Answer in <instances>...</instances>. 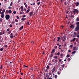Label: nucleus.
I'll return each instance as SVG.
<instances>
[{"label":"nucleus","mask_w":79,"mask_h":79,"mask_svg":"<svg viewBox=\"0 0 79 79\" xmlns=\"http://www.w3.org/2000/svg\"><path fill=\"white\" fill-rule=\"evenodd\" d=\"M70 56V55L69 54H68L67 55L66 57H67V58H69Z\"/></svg>","instance_id":"27"},{"label":"nucleus","mask_w":79,"mask_h":79,"mask_svg":"<svg viewBox=\"0 0 79 79\" xmlns=\"http://www.w3.org/2000/svg\"><path fill=\"white\" fill-rule=\"evenodd\" d=\"M3 20V19H2L1 18H0V22L1 23L2 22V21Z\"/></svg>","instance_id":"20"},{"label":"nucleus","mask_w":79,"mask_h":79,"mask_svg":"<svg viewBox=\"0 0 79 79\" xmlns=\"http://www.w3.org/2000/svg\"><path fill=\"white\" fill-rule=\"evenodd\" d=\"M77 21H79V18L78 17H77L76 19Z\"/></svg>","instance_id":"23"},{"label":"nucleus","mask_w":79,"mask_h":79,"mask_svg":"<svg viewBox=\"0 0 79 79\" xmlns=\"http://www.w3.org/2000/svg\"><path fill=\"white\" fill-rule=\"evenodd\" d=\"M50 68V67H49V66H47V67H46V68L47 69H49V68Z\"/></svg>","instance_id":"32"},{"label":"nucleus","mask_w":79,"mask_h":79,"mask_svg":"<svg viewBox=\"0 0 79 79\" xmlns=\"http://www.w3.org/2000/svg\"><path fill=\"white\" fill-rule=\"evenodd\" d=\"M13 13H14V14H16V11H14L13 12Z\"/></svg>","instance_id":"38"},{"label":"nucleus","mask_w":79,"mask_h":79,"mask_svg":"<svg viewBox=\"0 0 79 79\" xmlns=\"http://www.w3.org/2000/svg\"><path fill=\"white\" fill-rule=\"evenodd\" d=\"M16 18H17V19H19V17H18V16H17Z\"/></svg>","instance_id":"35"},{"label":"nucleus","mask_w":79,"mask_h":79,"mask_svg":"<svg viewBox=\"0 0 79 79\" xmlns=\"http://www.w3.org/2000/svg\"><path fill=\"white\" fill-rule=\"evenodd\" d=\"M75 5L76 6H78L79 5V1H78L77 2L75 3Z\"/></svg>","instance_id":"9"},{"label":"nucleus","mask_w":79,"mask_h":79,"mask_svg":"<svg viewBox=\"0 0 79 79\" xmlns=\"http://www.w3.org/2000/svg\"><path fill=\"white\" fill-rule=\"evenodd\" d=\"M10 27H13V25H12V24H10L9 25Z\"/></svg>","instance_id":"33"},{"label":"nucleus","mask_w":79,"mask_h":79,"mask_svg":"<svg viewBox=\"0 0 79 79\" xmlns=\"http://www.w3.org/2000/svg\"><path fill=\"white\" fill-rule=\"evenodd\" d=\"M76 53V51H74L72 52V54H74V53Z\"/></svg>","instance_id":"34"},{"label":"nucleus","mask_w":79,"mask_h":79,"mask_svg":"<svg viewBox=\"0 0 79 79\" xmlns=\"http://www.w3.org/2000/svg\"><path fill=\"white\" fill-rule=\"evenodd\" d=\"M1 14L4 15V13H3V12H1Z\"/></svg>","instance_id":"53"},{"label":"nucleus","mask_w":79,"mask_h":79,"mask_svg":"<svg viewBox=\"0 0 79 79\" xmlns=\"http://www.w3.org/2000/svg\"><path fill=\"white\" fill-rule=\"evenodd\" d=\"M78 50V49L76 48V47H74L73 48V50Z\"/></svg>","instance_id":"7"},{"label":"nucleus","mask_w":79,"mask_h":79,"mask_svg":"<svg viewBox=\"0 0 79 79\" xmlns=\"http://www.w3.org/2000/svg\"><path fill=\"white\" fill-rule=\"evenodd\" d=\"M76 40V38H73L72 40H71V42H74Z\"/></svg>","instance_id":"6"},{"label":"nucleus","mask_w":79,"mask_h":79,"mask_svg":"<svg viewBox=\"0 0 79 79\" xmlns=\"http://www.w3.org/2000/svg\"><path fill=\"white\" fill-rule=\"evenodd\" d=\"M54 58H55V59H58V56H54Z\"/></svg>","instance_id":"16"},{"label":"nucleus","mask_w":79,"mask_h":79,"mask_svg":"<svg viewBox=\"0 0 79 79\" xmlns=\"http://www.w3.org/2000/svg\"><path fill=\"white\" fill-rule=\"evenodd\" d=\"M61 73V72H60V71H58L57 72V74L59 75H60V73Z\"/></svg>","instance_id":"18"},{"label":"nucleus","mask_w":79,"mask_h":79,"mask_svg":"<svg viewBox=\"0 0 79 79\" xmlns=\"http://www.w3.org/2000/svg\"><path fill=\"white\" fill-rule=\"evenodd\" d=\"M53 56V54H52V53H51V55L50 56V57H52Z\"/></svg>","instance_id":"30"},{"label":"nucleus","mask_w":79,"mask_h":79,"mask_svg":"<svg viewBox=\"0 0 79 79\" xmlns=\"http://www.w3.org/2000/svg\"><path fill=\"white\" fill-rule=\"evenodd\" d=\"M5 17V15L4 14H2L1 15V17L2 18H3Z\"/></svg>","instance_id":"11"},{"label":"nucleus","mask_w":79,"mask_h":79,"mask_svg":"<svg viewBox=\"0 0 79 79\" xmlns=\"http://www.w3.org/2000/svg\"><path fill=\"white\" fill-rule=\"evenodd\" d=\"M28 66H26L25 65H24V68H28Z\"/></svg>","instance_id":"45"},{"label":"nucleus","mask_w":79,"mask_h":79,"mask_svg":"<svg viewBox=\"0 0 79 79\" xmlns=\"http://www.w3.org/2000/svg\"><path fill=\"white\" fill-rule=\"evenodd\" d=\"M63 56V55L62 54H60V56Z\"/></svg>","instance_id":"59"},{"label":"nucleus","mask_w":79,"mask_h":79,"mask_svg":"<svg viewBox=\"0 0 79 79\" xmlns=\"http://www.w3.org/2000/svg\"><path fill=\"white\" fill-rule=\"evenodd\" d=\"M11 30L9 31L8 32V34H11Z\"/></svg>","instance_id":"19"},{"label":"nucleus","mask_w":79,"mask_h":79,"mask_svg":"<svg viewBox=\"0 0 79 79\" xmlns=\"http://www.w3.org/2000/svg\"><path fill=\"white\" fill-rule=\"evenodd\" d=\"M57 55H58V56H59V55H60V52H58L57 53Z\"/></svg>","instance_id":"31"},{"label":"nucleus","mask_w":79,"mask_h":79,"mask_svg":"<svg viewBox=\"0 0 79 79\" xmlns=\"http://www.w3.org/2000/svg\"><path fill=\"white\" fill-rule=\"evenodd\" d=\"M27 24L28 26H29V22H28L27 23Z\"/></svg>","instance_id":"48"},{"label":"nucleus","mask_w":79,"mask_h":79,"mask_svg":"<svg viewBox=\"0 0 79 79\" xmlns=\"http://www.w3.org/2000/svg\"><path fill=\"white\" fill-rule=\"evenodd\" d=\"M23 26H22L21 27H20L19 29L20 31H21V30H22L23 29Z\"/></svg>","instance_id":"12"},{"label":"nucleus","mask_w":79,"mask_h":79,"mask_svg":"<svg viewBox=\"0 0 79 79\" xmlns=\"http://www.w3.org/2000/svg\"><path fill=\"white\" fill-rule=\"evenodd\" d=\"M20 15H23L24 14V12H21V11H20Z\"/></svg>","instance_id":"14"},{"label":"nucleus","mask_w":79,"mask_h":79,"mask_svg":"<svg viewBox=\"0 0 79 79\" xmlns=\"http://www.w3.org/2000/svg\"><path fill=\"white\" fill-rule=\"evenodd\" d=\"M70 27L71 29H74V26L73 25H71L70 26Z\"/></svg>","instance_id":"8"},{"label":"nucleus","mask_w":79,"mask_h":79,"mask_svg":"<svg viewBox=\"0 0 79 79\" xmlns=\"http://www.w3.org/2000/svg\"><path fill=\"white\" fill-rule=\"evenodd\" d=\"M55 49L54 48L52 49L51 52V53H55Z\"/></svg>","instance_id":"5"},{"label":"nucleus","mask_w":79,"mask_h":79,"mask_svg":"<svg viewBox=\"0 0 79 79\" xmlns=\"http://www.w3.org/2000/svg\"><path fill=\"white\" fill-rule=\"evenodd\" d=\"M5 47V48H7V45H5L4 46Z\"/></svg>","instance_id":"55"},{"label":"nucleus","mask_w":79,"mask_h":79,"mask_svg":"<svg viewBox=\"0 0 79 79\" xmlns=\"http://www.w3.org/2000/svg\"><path fill=\"white\" fill-rule=\"evenodd\" d=\"M67 60H68V61H71V59L69 58L68 59H67Z\"/></svg>","instance_id":"40"},{"label":"nucleus","mask_w":79,"mask_h":79,"mask_svg":"<svg viewBox=\"0 0 79 79\" xmlns=\"http://www.w3.org/2000/svg\"><path fill=\"white\" fill-rule=\"evenodd\" d=\"M63 38H64V39H66V35H64V36Z\"/></svg>","instance_id":"21"},{"label":"nucleus","mask_w":79,"mask_h":79,"mask_svg":"<svg viewBox=\"0 0 79 79\" xmlns=\"http://www.w3.org/2000/svg\"><path fill=\"white\" fill-rule=\"evenodd\" d=\"M73 14H75V13H79V10L77 9H74L73 10Z\"/></svg>","instance_id":"1"},{"label":"nucleus","mask_w":79,"mask_h":79,"mask_svg":"<svg viewBox=\"0 0 79 79\" xmlns=\"http://www.w3.org/2000/svg\"><path fill=\"white\" fill-rule=\"evenodd\" d=\"M74 35H76V32H74Z\"/></svg>","instance_id":"63"},{"label":"nucleus","mask_w":79,"mask_h":79,"mask_svg":"<svg viewBox=\"0 0 79 79\" xmlns=\"http://www.w3.org/2000/svg\"><path fill=\"white\" fill-rule=\"evenodd\" d=\"M8 9H11V7L9 6V7H8Z\"/></svg>","instance_id":"64"},{"label":"nucleus","mask_w":79,"mask_h":79,"mask_svg":"<svg viewBox=\"0 0 79 79\" xmlns=\"http://www.w3.org/2000/svg\"><path fill=\"white\" fill-rule=\"evenodd\" d=\"M46 77H48H48H50V76H49V75H47Z\"/></svg>","instance_id":"54"},{"label":"nucleus","mask_w":79,"mask_h":79,"mask_svg":"<svg viewBox=\"0 0 79 79\" xmlns=\"http://www.w3.org/2000/svg\"><path fill=\"white\" fill-rule=\"evenodd\" d=\"M56 69V68H55V67H54L53 69H52V73H53L54 72H55V69Z\"/></svg>","instance_id":"3"},{"label":"nucleus","mask_w":79,"mask_h":79,"mask_svg":"<svg viewBox=\"0 0 79 79\" xmlns=\"http://www.w3.org/2000/svg\"><path fill=\"white\" fill-rule=\"evenodd\" d=\"M8 13L10 14H11V13H12V11H11V10H9L8 11Z\"/></svg>","instance_id":"13"},{"label":"nucleus","mask_w":79,"mask_h":79,"mask_svg":"<svg viewBox=\"0 0 79 79\" xmlns=\"http://www.w3.org/2000/svg\"><path fill=\"white\" fill-rule=\"evenodd\" d=\"M10 15H7L5 16V18L7 20H8L9 19H10Z\"/></svg>","instance_id":"2"},{"label":"nucleus","mask_w":79,"mask_h":79,"mask_svg":"<svg viewBox=\"0 0 79 79\" xmlns=\"http://www.w3.org/2000/svg\"><path fill=\"white\" fill-rule=\"evenodd\" d=\"M45 72H48V69H46Z\"/></svg>","instance_id":"57"},{"label":"nucleus","mask_w":79,"mask_h":79,"mask_svg":"<svg viewBox=\"0 0 79 79\" xmlns=\"http://www.w3.org/2000/svg\"><path fill=\"white\" fill-rule=\"evenodd\" d=\"M20 9H23V6H21L20 7Z\"/></svg>","instance_id":"37"},{"label":"nucleus","mask_w":79,"mask_h":79,"mask_svg":"<svg viewBox=\"0 0 79 79\" xmlns=\"http://www.w3.org/2000/svg\"><path fill=\"white\" fill-rule=\"evenodd\" d=\"M29 11H30V9H28L27 10L26 13H29Z\"/></svg>","instance_id":"17"},{"label":"nucleus","mask_w":79,"mask_h":79,"mask_svg":"<svg viewBox=\"0 0 79 79\" xmlns=\"http://www.w3.org/2000/svg\"><path fill=\"white\" fill-rule=\"evenodd\" d=\"M58 62V60H55V63H57Z\"/></svg>","instance_id":"41"},{"label":"nucleus","mask_w":79,"mask_h":79,"mask_svg":"<svg viewBox=\"0 0 79 79\" xmlns=\"http://www.w3.org/2000/svg\"><path fill=\"white\" fill-rule=\"evenodd\" d=\"M3 48H0V51H2V50H3Z\"/></svg>","instance_id":"43"},{"label":"nucleus","mask_w":79,"mask_h":79,"mask_svg":"<svg viewBox=\"0 0 79 79\" xmlns=\"http://www.w3.org/2000/svg\"><path fill=\"white\" fill-rule=\"evenodd\" d=\"M57 75H55L54 76V77H55V79H56V78H57Z\"/></svg>","instance_id":"22"},{"label":"nucleus","mask_w":79,"mask_h":79,"mask_svg":"<svg viewBox=\"0 0 79 79\" xmlns=\"http://www.w3.org/2000/svg\"><path fill=\"white\" fill-rule=\"evenodd\" d=\"M13 35H11L10 36V38L11 39H12V38H13Z\"/></svg>","instance_id":"44"},{"label":"nucleus","mask_w":79,"mask_h":79,"mask_svg":"<svg viewBox=\"0 0 79 79\" xmlns=\"http://www.w3.org/2000/svg\"><path fill=\"white\" fill-rule=\"evenodd\" d=\"M30 77H31V79H34V77L33 75H31V76H30Z\"/></svg>","instance_id":"15"},{"label":"nucleus","mask_w":79,"mask_h":79,"mask_svg":"<svg viewBox=\"0 0 79 79\" xmlns=\"http://www.w3.org/2000/svg\"><path fill=\"white\" fill-rule=\"evenodd\" d=\"M63 68H63V67H60L59 68V69L60 71H62V70H63Z\"/></svg>","instance_id":"10"},{"label":"nucleus","mask_w":79,"mask_h":79,"mask_svg":"<svg viewBox=\"0 0 79 79\" xmlns=\"http://www.w3.org/2000/svg\"><path fill=\"white\" fill-rule=\"evenodd\" d=\"M5 34V31H3L2 32V34Z\"/></svg>","instance_id":"47"},{"label":"nucleus","mask_w":79,"mask_h":79,"mask_svg":"<svg viewBox=\"0 0 79 79\" xmlns=\"http://www.w3.org/2000/svg\"><path fill=\"white\" fill-rule=\"evenodd\" d=\"M40 2H38V3H37V5H40Z\"/></svg>","instance_id":"42"},{"label":"nucleus","mask_w":79,"mask_h":79,"mask_svg":"<svg viewBox=\"0 0 79 79\" xmlns=\"http://www.w3.org/2000/svg\"><path fill=\"white\" fill-rule=\"evenodd\" d=\"M6 13H8V10H6Z\"/></svg>","instance_id":"39"},{"label":"nucleus","mask_w":79,"mask_h":79,"mask_svg":"<svg viewBox=\"0 0 79 79\" xmlns=\"http://www.w3.org/2000/svg\"><path fill=\"white\" fill-rule=\"evenodd\" d=\"M21 11H23L24 9H21Z\"/></svg>","instance_id":"58"},{"label":"nucleus","mask_w":79,"mask_h":79,"mask_svg":"<svg viewBox=\"0 0 79 79\" xmlns=\"http://www.w3.org/2000/svg\"><path fill=\"white\" fill-rule=\"evenodd\" d=\"M2 69V65H1L0 67V69Z\"/></svg>","instance_id":"50"},{"label":"nucleus","mask_w":79,"mask_h":79,"mask_svg":"<svg viewBox=\"0 0 79 79\" xmlns=\"http://www.w3.org/2000/svg\"><path fill=\"white\" fill-rule=\"evenodd\" d=\"M7 32H9L10 31V28H8V29H7Z\"/></svg>","instance_id":"36"},{"label":"nucleus","mask_w":79,"mask_h":79,"mask_svg":"<svg viewBox=\"0 0 79 79\" xmlns=\"http://www.w3.org/2000/svg\"><path fill=\"white\" fill-rule=\"evenodd\" d=\"M57 38L58 40H60V37H57Z\"/></svg>","instance_id":"51"},{"label":"nucleus","mask_w":79,"mask_h":79,"mask_svg":"<svg viewBox=\"0 0 79 79\" xmlns=\"http://www.w3.org/2000/svg\"><path fill=\"white\" fill-rule=\"evenodd\" d=\"M25 19H26V18H22L21 20H22V21H24V20H25Z\"/></svg>","instance_id":"25"},{"label":"nucleus","mask_w":79,"mask_h":79,"mask_svg":"<svg viewBox=\"0 0 79 79\" xmlns=\"http://www.w3.org/2000/svg\"><path fill=\"white\" fill-rule=\"evenodd\" d=\"M33 14V12H30L29 14L30 16H32V15Z\"/></svg>","instance_id":"4"},{"label":"nucleus","mask_w":79,"mask_h":79,"mask_svg":"<svg viewBox=\"0 0 79 79\" xmlns=\"http://www.w3.org/2000/svg\"><path fill=\"white\" fill-rule=\"evenodd\" d=\"M49 76H50L51 75V73L50 72H49Z\"/></svg>","instance_id":"60"},{"label":"nucleus","mask_w":79,"mask_h":79,"mask_svg":"<svg viewBox=\"0 0 79 79\" xmlns=\"http://www.w3.org/2000/svg\"><path fill=\"white\" fill-rule=\"evenodd\" d=\"M70 47L72 48V47H73V45H70Z\"/></svg>","instance_id":"62"},{"label":"nucleus","mask_w":79,"mask_h":79,"mask_svg":"<svg viewBox=\"0 0 79 79\" xmlns=\"http://www.w3.org/2000/svg\"><path fill=\"white\" fill-rule=\"evenodd\" d=\"M74 16L73 15H71V18H74Z\"/></svg>","instance_id":"28"},{"label":"nucleus","mask_w":79,"mask_h":79,"mask_svg":"<svg viewBox=\"0 0 79 79\" xmlns=\"http://www.w3.org/2000/svg\"><path fill=\"white\" fill-rule=\"evenodd\" d=\"M61 61H62L61 59H60L59 60V62H61Z\"/></svg>","instance_id":"56"},{"label":"nucleus","mask_w":79,"mask_h":79,"mask_svg":"<svg viewBox=\"0 0 79 79\" xmlns=\"http://www.w3.org/2000/svg\"><path fill=\"white\" fill-rule=\"evenodd\" d=\"M12 24H15V22L14 21H12Z\"/></svg>","instance_id":"49"},{"label":"nucleus","mask_w":79,"mask_h":79,"mask_svg":"<svg viewBox=\"0 0 79 79\" xmlns=\"http://www.w3.org/2000/svg\"><path fill=\"white\" fill-rule=\"evenodd\" d=\"M65 65V64H63V65H61V67H64V66Z\"/></svg>","instance_id":"26"},{"label":"nucleus","mask_w":79,"mask_h":79,"mask_svg":"<svg viewBox=\"0 0 79 79\" xmlns=\"http://www.w3.org/2000/svg\"><path fill=\"white\" fill-rule=\"evenodd\" d=\"M15 21L16 23V22H18V20L17 19H15Z\"/></svg>","instance_id":"24"},{"label":"nucleus","mask_w":79,"mask_h":79,"mask_svg":"<svg viewBox=\"0 0 79 79\" xmlns=\"http://www.w3.org/2000/svg\"><path fill=\"white\" fill-rule=\"evenodd\" d=\"M12 5H13V3L12 2H11L10 4V6H12Z\"/></svg>","instance_id":"29"},{"label":"nucleus","mask_w":79,"mask_h":79,"mask_svg":"<svg viewBox=\"0 0 79 79\" xmlns=\"http://www.w3.org/2000/svg\"><path fill=\"white\" fill-rule=\"evenodd\" d=\"M25 7H27V4H26L25 5Z\"/></svg>","instance_id":"61"},{"label":"nucleus","mask_w":79,"mask_h":79,"mask_svg":"<svg viewBox=\"0 0 79 79\" xmlns=\"http://www.w3.org/2000/svg\"><path fill=\"white\" fill-rule=\"evenodd\" d=\"M2 12H3V13H5V9H3V11Z\"/></svg>","instance_id":"46"},{"label":"nucleus","mask_w":79,"mask_h":79,"mask_svg":"<svg viewBox=\"0 0 79 79\" xmlns=\"http://www.w3.org/2000/svg\"><path fill=\"white\" fill-rule=\"evenodd\" d=\"M23 18H25L26 17V15H24L23 16Z\"/></svg>","instance_id":"52"}]
</instances>
